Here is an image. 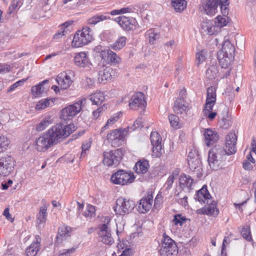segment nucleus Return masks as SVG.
Wrapping results in <instances>:
<instances>
[{
  "mask_svg": "<svg viewBox=\"0 0 256 256\" xmlns=\"http://www.w3.org/2000/svg\"><path fill=\"white\" fill-rule=\"evenodd\" d=\"M76 128L75 126L72 124L65 126L58 123L54 125L46 132L54 144H56L67 138Z\"/></svg>",
  "mask_w": 256,
  "mask_h": 256,
  "instance_id": "1",
  "label": "nucleus"
},
{
  "mask_svg": "<svg viewBox=\"0 0 256 256\" xmlns=\"http://www.w3.org/2000/svg\"><path fill=\"white\" fill-rule=\"evenodd\" d=\"M234 52L235 48L234 45L229 40H226L222 44V50L218 52V54L228 55L231 58L234 57Z\"/></svg>",
  "mask_w": 256,
  "mask_h": 256,
  "instance_id": "29",
  "label": "nucleus"
},
{
  "mask_svg": "<svg viewBox=\"0 0 256 256\" xmlns=\"http://www.w3.org/2000/svg\"><path fill=\"white\" fill-rule=\"evenodd\" d=\"M129 126L126 128H120L110 131L107 134L106 138L112 146L116 147L119 146L124 142L128 134Z\"/></svg>",
  "mask_w": 256,
  "mask_h": 256,
  "instance_id": "11",
  "label": "nucleus"
},
{
  "mask_svg": "<svg viewBox=\"0 0 256 256\" xmlns=\"http://www.w3.org/2000/svg\"><path fill=\"white\" fill-rule=\"evenodd\" d=\"M41 238L38 236H36L34 241L28 246L26 250V256H36L40 250Z\"/></svg>",
  "mask_w": 256,
  "mask_h": 256,
  "instance_id": "25",
  "label": "nucleus"
},
{
  "mask_svg": "<svg viewBox=\"0 0 256 256\" xmlns=\"http://www.w3.org/2000/svg\"><path fill=\"white\" fill-rule=\"evenodd\" d=\"M116 151L110 150L106 151L103 154V164L104 165L110 166L117 164L120 160V158L116 154Z\"/></svg>",
  "mask_w": 256,
  "mask_h": 256,
  "instance_id": "22",
  "label": "nucleus"
},
{
  "mask_svg": "<svg viewBox=\"0 0 256 256\" xmlns=\"http://www.w3.org/2000/svg\"><path fill=\"white\" fill-rule=\"evenodd\" d=\"M26 80L27 78L23 79L22 80H18L17 82L14 83L8 88V92H10L14 90L16 88H18V86L22 84Z\"/></svg>",
  "mask_w": 256,
  "mask_h": 256,
  "instance_id": "62",
  "label": "nucleus"
},
{
  "mask_svg": "<svg viewBox=\"0 0 256 256\" xmlns=\"http://www.w3.org/2000/svg\"><path fill=\"white\" fill-rule=\"evenodd\" d=\"M119 26L126 31L134 30L138 28L139 26L136 20L132 18L119 16L114 19Z\"/></svg>",
  "mask_w": 256,
  "mask_h": 256,
  "instance_id": "14",
  "label": "nucleus"
},
{
  "mask_svg": "<svg viewBox=\"0 0 256 256\" xmlns=\"http://www.w3.org/2000/svg\"><path fill=\"white\" fill-rule=\"evenodd\" d=\"M126 38L124 36L119 38L114 44H112L110 47L114 50H121L125 45Z\"/></svg>",
  "mask_w": 256,
  "mask_h": 256,
  "instance_id": "48",
  "label": "nucleus"
},
{
  "mask_svg": "<svg viewBox=\"0 0 256 256\" xmlns=\"http://www.w3.org/2000/svg\"><path fill=\"white\" fill-rule=\"evenodd\" d=\"M153 204V196L148 194L146 196L143 197L140 200L138 207L139 212L144 214L148 212L152 208Z\"/></svg>",
  "mask_w": 256,
  "mask_h": 256,
  "instance_id": "21",
  "label": "nucleus"
},
{
  "mask_svg": "<svg viewBox=\"0 0 256 256\" xmlns=\"http://www.w3.org/2000/svg\"><path fill=\"white\" fill-rule=\"evenodd\" d=\"M143 126L142 122V118H138L136 119L133 124V125L132 128H130L132 129V130H134L137 128H139Z\"/></svg>",
  "mask_w": 256,
  "mask_h": 256,
  "instance_id": "60",
  "label": "nucleus"
},
{
  "mask_svg": "<svg viewBox=\"0 0 256 256\" xmlns=\"http://www.w3.org/2000/svg\"><path fill=\"white\" fill-rule=\"evenodd\" d=\"M228 0H220V10L222 14V15H226L228 14Z\"/></svg>",
  "mask_w": 256,
  "mask_h": 256,
  "instance_id": "55",
  "label": "nucleus"
},
{
  "mask_svg": "<svg viewBox=\"0 0 256 256\" xmlns=\"http://www.w3.org/2000/svg\"><path fill=\"white\" fill-rule=\"evenodd\" d=\"M227 152L220 145L215 146L209 151L208 163L212 170H217L221 167L222 162L226 159Z\"/></svg>",
  "mask_w": 256,
  "mask_h": 256,
  "instance_id": "2",
  "label": "nucleus"
},
{
  "mask_svg": "<svg viewBox=\"0 0 256 256\" xmlns=\"http://www.w3.org/2000/svg\"><path fill=\"white\" fill-rule=\"evenodd\" d=\"M116 70L110 67H106L98 73V80L100 82L111 80L114 76Z\"/></svg>",
  "mask_w": 256,
  "mask_h": 256,
  "instance_id": "24",
  "label": "nucleus"
},
{
  "mask_svg": "<svg viewBox=\"0 0 256 256\" xmlns=\"http://www.w3.org/2000/svg\"><path fill=\"white\" fill-rule=\"evenodd\" d=\"M134 9L132 7H124L120 9L114 10L109 13L101 14H96L89 18L87 20V24L89 25L95 26L98 22L108 20H110V14L112 16L121 15L126 14L132 13Z\"/></svg>",
  "mask_w": 256,
  "mask_h": 256,
  "instance_id": "3",
  "label": "nucleus"
},
{
  "mask_svg": "<svg viewBox=\"0 0 256 256\" xmlns=\"http://www.w3.org/2000/svg\"><path fill=\"white\" fill-rule=\"evenodd\" d=\"M86 99L82 98L73 104L62 109L60 114V118L64 120L72 119L80 112L86 104Z\"/></svg>",
  "mask_w": 256,
  "mask_h": 256,
  "instance_id": "5",
  "label": "nucleus"
},
{
  "mask_svg": "<svg viewBox=\"0 0 256 256\" xmlns=\"http://www.w3.org/2000/svg\"><path fill=\"white\" fill-rule=\"evenodd\" d=\"M103 224L98 226V235L100 240L104 244L111 245L114 242V240L112 236L110 228V219L108 216L102 218Z\"/></svg>",
  "mask_w": 256,
  "mask_h": 256,
  "instance_id": "6",
  "label": "nucleus"
},
{
  "mask_svg": "<svg viewBox=\"0 0 256 256\" xmlns=\"http://www.w3.org/2000/svg\"><path fill=\"white\" fill-rule=\"evenodd\" d=\"M216 102V89L211 86L207 90V95L204 107L202 112L204 116L210 120H213L217 114L215 112H212L213 106Z\"/></svg>",
  "mask_w": 256,
  "mask_h": 256,
  "instance_id": "4",
  "label": "nucleus"
},
{
  "mask_svg": "<svg viewBox=\"0 0 256 256\" xmlns=\"http://www.w3.org/2000/svg\"><path fill=\"white\" fill-rule=\"evenodd\" d=\"M92 40L91 30L88 26L78 30L74 35L72 46L74 48H80L88 44Z\"/></svg>",
  "mask_w": 256,
  "mask_h": 256,
  "instance_id": "8",
  "label": "nucleus"
},
{
  "mask_svg": "<svg viewBox=\"0 0 256 256\" xmlns=\"http://www.w3.org/2000/svg\"><path fill=\"white\" fill-rule=\"evenodd\" d=\"M201 28L210 36L216 34L220 32L214 22L211 20H204L201 23Z\"/></svg>",
  "mask_w": 256,
  "mask_h": 256,
  "instance_id": "23",
  "label": "nucleus"
},
{
  "mask_svg": "<svg viewBox=\"0 0 256 256\" xmlns=\"http://www.w3.org/2000/svg\"><path fill=\"white\" fill-rule=\"evenodd\" d=\"M256 164V158L252 156L251 154H248L242 163L243 168L246 170H254L255 168Z\"/></svg>",
  "mask_w": 256,
  "mask_h": 256,
  "instance_id": "31",
  "label": "nucleus"
},
{
  "mask_svg": "<svg viewBox=\"0 0 256 256\" xmlns=\"http://www.w3.org/2000/svg\"><path fill=\"white\" fill-rule=\"evenodd\" d=\"M74 62L76 66L80 67H85L89 62L88 58L84 52L78 54L74 58Z\"/></svg>",
  "mask_w": 256,
  "mask_h": 256,
  "instance_id": "34",
  "label": "nucleus"
},
{
  "mask_svg": "<svg viewBox=\"0 0 256 256\" xmlns=\"http://www.w3.org/2000/svg\"><path fill=\"white\" fill-rule=\"evenodd\" d=\"M73 72L71 71L62 72L56 77V80L61 89L66 90L72 84Z\"/></svg>",
  "mask_w": 256,
  "mask_h": 256,
  "instance_id": "17",
  "label": "nucleus"
},
{
  "mask_svg": "<svg viewBox=\"0 0 256 256\" xmlns=\"http://www.w3.org/2000/svg\"><path fill=\"white\" fill-rule=\"evenodd\" d=\"M230 22V18L226 15H219L217 16L215 19L214 22L215 23L216 26L220 31V29L226 26Z\"/></svg>",
  "mask_w": 256,
  "mask_h": 256,
  "instance_id": "35",
  "label": "nucleus"
},
{
  "mask_svg": "<svg viewBox=\"0 0 256 256\" xmlns=\"http://www.w3.org/2000/svg\"><path fill=\"white\" fill-rule=\"evenodd\" d=\"M204 136L206 145L208 146L214 144L218 139V134L210 128H207L204 130Z\"/></svg>",
  "mask_w": 256,
  "mask_h": 256,
  "instance_id": "27",
  "label": "nucleus"
},
{
  "mask_svg": "<svg viewBox=\"0 0 256 256\" xmlns=\"http://www.w3.org/2000/svg\"><path fill=\"white\" fill-rule=\"evenodd\" d=\"M95 207L91 204H88L86 206V209L84 213V215L87 218H91L95 216Z\"/></svg>",
  "mask_w": 256,
  "mask_h": 256,
  "instance_id": "53",
  "label": "nucleus"
},
{
  "mask_svg": "<svg viewBox=\"0 0 256 256\" xmlns=\"http://www.w3.org/2000/svg\"><path fill=\"white\" fill-rule=\"evenodd\" d=\"M196 199L202 204H208L210 202H211V196L206 186H203L200 190L198 191Z\"/></svg>",
  "mask_w": 256,
  "mask_h": 256,
  "instance_id": "26",
  "label": "nucleus"
},
{
  "mask_svg": "<svg viewBox=\"0 0 256 256\" xmlns=\"http://www.w3.org/2000/svg\"><path fill=\"white\" fill-rule=\"evenodd\" d=\"M12 66L8 64H0V74H4L11 70Z\"/></svg>",
  "mask_w": 256,
  "mask_h": 256,
  "instance_id": "59",
  "label": "nucleus"
},
{
  "mask_svg": "<svg viewBox=\"0 0 256 256\" xmlns=\"http://www.w3.org/2000/svg\"><path fill=\"white\" fill-rule=\"evenodd\" d=\"M134 206L135 203L132 200L120 197L116 200L114 210L116 214L124 216L131 212Z\"/></svg>",
  "mask_w": 256,
  "mask_h": 256,
  "instance_id": "10",
  "label": "nucleus"
},
{
  "mask_svg": "<svg viewBox=\"0 0 256 256\" xmlns=\"http://www.w3.org/2000/svg\"><path fill=\"white\" fill-rule=\"evenodd\" d=\"M252 149L250 152L248 154H251V155L255 158H256V141L253 140L252 143Z\"/></svg>",
  "mask_w": 256,
  "mask_h": 256,
  "instance_id": "64",
  "label": "nucleus"
},
{
  "mask_svg": "<svg viewBox=\"0 0 256 256\" xmlns=\"http://www.w3.org/2000/svg\"><path fill=\"white\" fill-rule=\"evenodd\" d=\"M53 123V120L52 116L50 115L46 116L36 126V130L41 132L45 130L49 125Z\"/></svg>",
  "mask_w": 256,
  "mask_h": 256,
  "instance_id": "40",
  "label": "nucleus"
},
{
  "mask_svg": "<svg viewBox=\"0 0 256 256\" xmlns=\"http://www.w3.org/2000/svg\"><path fill=\"white\" fill-rule=\"evenodd\" d=\"M100 56L104 61L108 64H118L121 62L120 58L116 54L110 50H102Z\"/></svg>",
  "mask_w": 256,
  "mask_h": 256,
  "instance_id": "18",
  "label": "nucleus"
},
{
  "mask_svg": "<svg viewBox=\"0 0 256 256\" xmlns=\"http://www.w3.org/2000/svg\"><path fill=\"white\" fill-rule=\"evenodd\" d=\"M206 58V52L202 50L196 54V60L198 62V64L204 62Z\"/></svg>",
  "mask_w": 256,
  "mask_h": 256,
  "instance_id": "61",
  "label": "nucleus"
},
{
  "mask_svg": "<svg viewBox=\"0 0 256 256\" xmlns=\"http://www.w3.org/2000/svg\"><path fill=\"white\" fill-rule=\"evenodd\" d=\"M146 104L144 95L141 92L134 94L129 102L130 108L132 110H136L138 108L145 107Z\"/></svg>",
  "mask_w": 256,
  "mask_h": 256,
  "instance_id": "19",
  "label": "nucleus"
},
{
  "mask_svg": "<svg viewBox=\"0 0 256 256\" xmlns=\"http://www.w3.org/2000/svg\"><path fill=\"white\" fill-rule=\"evenodd\" d=\"M68 32V30H66V28H61L60 27V30L54 36V38L56 40L59 39L62 36L66 35Z\"/></svg>",
  "mask_w": 256,
  "mask_h": 256,
  "instance_id": "63",
  "label": "nucleus"
},
{
  "mask_svg": "<svg viewBox=\"0 0 256 256\" xmlns=\"http://www.w3.org/2000/svg\"><path fill=\"white\" fill-rule=\"evenodd\" d=\"M52 99L50 98H44L40 100L36 106V110H42L50 106L51 104L54 103Z\"/></svg>",
  "mask_w": 256,
  "mask_h": 256,
  "instance_id": "47",
  "label": "nucleus"
},
{
  "mask_svg": "<svg viewBox=\"0 0 256 256\" xmlns=\"http://www.w3.org/2000/svg\"><path fill=\"white\" fill-rule=\"evenodd\" d=\"M20 6L19 0H13L8 8L9 14H12L14 11L18 10Z\"/></svg>",
  "mask_w": 256,
  "mask_h": 256,
  "instance_id": "56",
  "label": "nucleus"
},
{
  "mask_svg": "<svg viewBox=\"0 0 256 256\" xmlns=\"http://www.w3.org/2000/svg\"><path fill=\"white\" fill-rule=\"evenodd\" d=\"M241 234L244 238L251 242H253L250 226H244L241 230Z\"/></svg>",
  "mask_w": 256,
  "mask_h": 256,
  "instance_id": "50",
  "label": "nucleus"
},
{
  "mask_svg": "<svg viewBox=\"0 0 256 256\" xmlns=\"http://www.w3.org/2000/svg\"><path fill=\"white\" fill-rule=\"evenodd\" d=\"M221 126L224 128H228L231 122L228 116V110L226 108L224 107V112L220 116Z\"/></svg>",
  "mask_w": 256,
  "mask_h": 256,
  "instance_id": "42",
  "label": "nucleus"
},
{
  "mask_svg": "<svg viewBox=\"0 0 256 256\" xmlns=\"http://www.w3.org/2000/svg\"><path fill=\"white\" fill-rule=\"evenodd\" d=\"M48 82V80H44L40 82L38 84L32 88V94L35 97H40L41 95L46 92V88L44 86V84Z\"/></svg>",
  "mask_w": 256,
  "mask_h": 256,
  "instance_id": "33",
  "label": "nucleus"
},
{
  "mask_svg": "<svg viewBox=\"0 0 256 256\" xmlns=\"http://www.w3.org/2000/svg\"><path fill=\"white\" fill-rule=\"evenodd\" d=\"M150 138L152 146V156L160 157L162 154V138L160 135L156 132H152Z\"/></svg>",
  "mask_w": 256,
  "mask_h": 256,
  "instance_id": "16",
  "label": "nucleus"
},
{
  "mask_svg": "<svg viewBox=\"0 0 256 256\" xmlns=\"http://www.w3.org/2000/svg\"><path fill=\"white\" fill-rule=\"evenodd\" d=\"M148 162L146 160H140L136 164L134 170L138 174H144L148 171Z\"/></svg>",
  "mask_w": 256,
  "mask_h": 256,
  "instance_id": "39",
  "label": "nucleus"
},
{
  "mask_svg": "<svg viewBox=\"0 0 256 256\" xmlns=\"http://www.w3.org/2000/svg\"><path fill=\"white\" fill-rule=\"evenodd\" d=\"M188 164L190 169L192 172H196L198 174H201V163L198 158L188 159Z\"/></svg>",
  "mask_w": 256,
  "mask_h": 256,
  "instance_id": "36",
  "label": "nucleus"
},
{
  "mask_svg": "<svg viewBox=\"0 0 256 256\" xmlns=\"http://www.w3.org/2000/svg\"><path fill=\"white\" fill-rule=\"evenodd\" d=\"M47 214V206L46 205L40 206L36 216L38 223V224L44 223L46 220Z\"/></svg>",
  "mask_w": 256,
  "mask_h": 256,
  "instance_id": "45",
  "label": "nucleus"
},
{
  "mask_svg": "<svg viewBox=\"0 0 256 256\" xmlns=\"http://www.w3.org/2000/svg\"><path fill=\"white\" fill-rule=\"evenodd\" d=\"M178 174L179 171L177 170H174L172 174L169 176L166 182L168 186V188H170L172 187L174 180L176 179V177L178 176Z\"/></svg>",
  "mask_w": 256,
  "mask_h": 256,
  "instance_id": "54",
  "label": "nucleus"
},
{
  "mask_svg": "<svg viewBox=\"0 0 256 256\" xmlns=\"http://www.w3.org/2000/svg\"><path fill=\"white\" fill-rule=\"evenodd\" d=\"M71 228L68 226H62L60 227L56 236L57 240H62L63 238H66L70 235Z\"/></svg>",
  "mask_w": 256,
  "mask_h": 256,
  "instance_id": "43",
  "label": "nucleus"
},
{
  "mask_svg": "<svg viewBox=\"0 0 256 256\" xmlns=\"http://www.w3.org/2000/svg\"><path fill=\"white\" fill-rule=\"evenodd\" d=\"M171 5L176 12H181L186 8L187 2L186 0H170Z\"/></svg>",
  "mask_w": 256,
  "mask_h": 256,
  "instance_id": "38",
  "label": "nucleus"
},
{
  "mask_svg": "<svg viewBox=\"0 0 256 256\" xmlns=\"http://www.w3.org/2000/svg\"><path fill=\"white\" fill-rule=\"evenodd\" d=\"M168 120L170 126L174 128L178 129L180 128L179 126V118L174 114H170L168 116Z\"/></svg>",
  "mask_w": 256,
  "mask_h": 256,
  "instance_id": "52",
  "label": "nucleus"
},
{
  "mask_svg": "<svg viewBox=\"0 0 256 256\" xmlns=\"http://www.w3.org/2000/svg\"><path fill=\"white\" fill-rule=\"evenodd\" d=\"M174 112L177 114L186 113L189 110L188 106L184 102L183 99L177 98L174 102Z\"/></svg>",
  "mask_w": 256,
  "mask_h": 256,
  "instance_id": "30",
  "label": "nucleus"
},
{
  "mask_svg": "<svg viewBox=\"0 0 256 256\" xmlns=\"http://www.w3.org/2000/svg\"><path fill=\"white\" fill-rule=\"evenodd\" d=\"M218 70L216 66H210L206 72V77L210 80L214 79L218 75Z\"/></svg>",
  "mask_w": 256,
  "mask_h": 256,
  "instance_id": "49",
  "label": "nucleus"
},
{
  "mask_svg": "<svg viewBox=\"0 0 256 256\" xmlns=\"http://www.w3.org/2000/svg\"><path fill=\"white\" fill-rule=\"evenodd\" d=\"M134 179L133 172L120 170L112 175L110 180L115 184L124 186L133 182Z\"/></svg>",
  "mask_w": 256,
  "mask_h": 256,
  "instance_id": "9",
  "label": "nucleus"
},
{
  "mask_svg": "<svg viewBox=\"0 0 256 256\" xmlns=\"http://www.w3.org/2000/svg\"><path fill=\"white\" fill-rule=\"evenodd\" d=\"M53 144H54L46 132L36 138L34 143L36 150L40 152H45Z\"/></svg>",
  "mask_w": 256,
  "mask_h": 256,
  "instance_id": "15",
  "label": "nucleus"
},
{
  "mask_svg": "<svg viewBox=\"0 0 256 256\" xmlns=\"http://www.w3.org/2000/svg\"><path fill=\"white\" fill-rule=\"evenodd\" d=\"M234 57L230 58L228 55L218 53V59L222 68H228L233 62Z\"/></svg>",
  "mask_w": 256,
  "mask_h": 256,
  "instance_id": "32",
  "label": "nucleus"
},
{
  "mask_svg": "<svg viewBox=\"0 0 256 256\" xmlns=\"http://www.w3.org/2000/svg\"><path fill=\"white\" fill-rule=\"evenodd\" d=\"M10 144V140L4 136L0 134V153L4 152Z\"/></svg>",
  "mask_w": 256,
  "mask_h": 256,
  "instance_id": "51",
  "label": "nucleus"
},
{
  "mask_svg": "<svg viewBox=\"0 0 256 256\" xmlns=\"http://www.w3.org/2000/svg\"><path fill=\"white\" fill-rule=\"evenodd\" d=\"M237 137L234 132H230L226 136V149L227 155L234 154L236 150Z\"/></svg>",
  "mask_w": 256,
  "mask_h": 256,
  "instance_id": "20",
  "label": "nucleus"
},
{
  "mask_svg": "<svg viewBox=\"0 0 256 256\" xmlns=\"http://www.w3.org/2000/svg\"><path fill=\"white\" fill-rule=\"evenodd\" d=\"M220 0H201L200 8L204 14L213 16L217 13Z\"/></svg>",
  "mask_w": 256,
  "mask_h": 256,
  "instance_id": "13",
  "label": "nucleus"
},
{
  "mask_svg": "<svg viewBox=\"0 0 256 256\" xmlns=\"http://www.w3.org/2000/svg\"><path fill=\"white\" fill-rule=\"evenodd\" d=\"M90 99L92 104L98 105L101 104L104 101V96L102 92H99L90 95Z\"/></svg>",
  "mask_w": 256,
  "mask_h": 256,
  "instance_id": "46",
  "label": "nucleus"
},
{
  "mask_svg": "<svg viewBox=\"0 0 256 256\" xmlns=\"http://www.w3.org/2000/svg\"><path fill=\"white\" fill-rule=\"evenodd\" d=\"M193 182V179L190 176L182 174L179 178V186L183 190L189 192Z\"/></svg>",
  "mask_w": 256,
  "mask_h": 256,
  "instance_id": "28",
  "label": "nucleus"
},
{
  "mask_svg": "<svg viewBox=\"0 0 256 256\" xmlns=\"http://www.w3.org/2000/svg\"><path fill=\"white\" fill-rule=\"evenodd\" d=\"M146 36L148 37V41L150 44H154L155 41L160 38V33L154 28H150L146 31Z\"/></svg>",
  "mask_w": 256,
  "mask_h": 256,
  "instance_id": "44",
  "label": "nucleus"
},
{
  "mask_svg": "<svg viewBox=\"0 0 256 256\" xmlns=\"http://www.w3.org/2000/svg\"><path fill=\"white\" fill-rule=\"evenodd\" d=\"M159 252L160 256H176L178 253L176 242L166 234H163Z\"/></svg>",
  "mask_w": 256,
  "mask_h": 256,
  "instance_id": "7",
  "label": "nucleus"
},
{
  "mask_svg": "<svg viewBox=\"0 0 256 256\" xmlns=\"http://www.w3.org/2000/svg\"><path fill=\"white\" fill-rule=\"evenodd\" d=\"M186 220L184 217L182 216L180 214L176 215L173 220V222L176 224H180L182 226V224Z\"/></svg>",
  "mask_w": 256,
  "mask_h": 256,
  "instance_id": "58",
  "label": "nucleus"
},
{
  "mask_svg": "<svg viewBox=\"0 0 256 256\" xmlns=\"http://www.w3.org/2000/svg\"><path fill=\"white\" fill-rule=\"evenodd\" d=\"M208 206L202 210V213L206 214L217 216L219 212L216 208V204L214 202H210Z\"/></svg>",
  "mask_w": 256,
  "mask_h": 256,
  "instance_id": "41",
  "label": "nucleus"
},
{
  "mask_svg": "<svg viewBox=\"0 0 256 256\" xmlns=\"http://www.w3.org/2000/svg\"><path fill=\"white\" fill-rule=\"evenodd\" d=\"M16 161L11 156L5 154L0 157V175H10L14 170Z\"/></svg>",
  "mask_w": 256,
  "mask_h": 256,
  "instance_id": "12",
  "label": "nucleus"
},
{
  "mask_svg": "<svg viewBox=\"0 0 256 256\" xmlns=\"http://www.w3.org/2000/svg\"><path fill=\"white\" fill-rule=\"evenodd\" d=\"M91 141L88 140L84 142L82 146V152L80 155V158L84 157L86 154V152L89 150L91 146Z\"/></svg>",
  "mask_w": 256,
  "mask_h": 256,
  "instance_id": "57",
  "label": "nucleus"
},
{
  "mask_svg": "<svg viewBox=\"0 0 256 256\" xmlns=\"http://www.w3.org/2000/svg\"><path fill=\"white\" fill-rule=\"evenodd\" d=\"M122 116V112H118L112 116L107 120L106 124L102 127L101 129V132L106 130L110 128L112 125L118 120Z\"/></svg>",
  "mask_w": 256,
  "mask_h": 256,
  "instance_id": "37",
  "label": "nucleus"
}]
</instances>
